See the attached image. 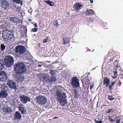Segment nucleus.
Segmentation results:
<instances>
[{
    "label": "nucleus",
    "instance_id": "1",
    "mask_svg": "<svg viewBox=\"0 0 123 123\" xmlns=\"http://www.w3.org/2000/svg\"><path fill=\"white\" fill-rule=\"evenodd\" d=\"M55 96L56 99L58 100L60 104L62 106H63L67 104V96L65 93L57 91L56 92Z\"/></svg>",
    "mask_w": 123,
    "mask_h": 123
},
{
    "label": "nucleus",
    "instance_id": "2",
    "mask_svg": "<svg viewBox=\"0 0 123 123\" xmlns=\"http://www.w3.org/2000/svg\"><path fill=\"white\" fill-rule=\"evenodd\" d=\"M14 70L16 73L21 74H27L29 72L28 70L26 69L25 64L23 62L16 64L14 66Z\"/></svg>",
    "mask_w": 123,
    "mask_h": 123
},
{
    "label": "nucleus",
    "instance_id": "3",
    "mask_svg": "<svg viewBox=\"0 0 123 123\" xmlns=\"http://www.w3.org/2000/svg\"><path fill=\"white\" fill-rule=\"evenodd\" d=\"M15 49V55L16 56L21 58L28 57L26 49L24 46H18L16 47Z\"/></svg>",
    "mask_w": 123,
    "mask_h": 123
},
{
    "label": "nucleus",
    "instance_id": "4",
    "mask_svg": "<svg viewBox=\"0 0 123 123\" xmlns=\"http://www.w3.org/2000/svg\"><path fill=\"white\" fill-rule=\"evenodd\" d=\"M8 32L7 31H3L2 33V37L5 41L10 43L14 41V37L10 36V34L8 33Z\"/></svg>",
    "mask_w": 123,
    "mask_h": 123
},
{
    "label": "nucleus",
    "instance_id": "5",
    "mask_svg": "<svg viewBox=\"0 0 123 123\" xmlns=\"http://www.w3.org/2000/svg\"><path fill=\"white\" fill-rule=\"evenodd\" d=\"M5 65L7 67H10L12 66L14 63L13 57L10 55L5 56L4 58Z\"/></svg>",
    "mask_w": 123,
    "mask_h": 123
},
{
    "label": "nucleus",
    "instance_id": "6",
    "mask_svg": "<svg viewBox=\"0 0 123 123\" xmlns=\"http://www.w3.org/2000/svg\"><path fill=\"white\" fill-rule=\"evenodd\" d=\"M36 99L38 104L42 105L44 104L47 101L46 97L42 96L39 95L37 96Z\"/></svg>",
    "mask_w": 123,
    "mask_h": 123
},
{
    "label": "nucleus",
    "instance_id": "7",
    "mask_svg": "<svg viewBox=\"0 0 123 123\" xmlns=\"http://www.w3.org/2000/svg\"><path fill=\"white\" fill-rule=\"evenodd\" d=\"M22 74L16 73L13 75L14 79L18 83L22 82L24 80V77Z\"/></svg>",
    "mask_w": 123,
    "mask_h": 123
},
{
    "label": "nucleus",
    "instance_id": "8",
    "mask_svg": "<svg viewBox=\"0 0 123 123\" xmlns=\"http://www.w3.org/2000/svg\"><path fill=\"white\" fill-rule=\"evenodd\" d=\"M72 85L73 88H77L79 87V83L76 77H73L72 80Z\"/></svg>",
    "mask_w": 123,
    "mask_h": 123
},
{
    "label": "nucleus",
    "instance_id": "9",
    "mask_svg": "<svg viewBox=\"0 0 123 123\" xmlns=\"http://www.w3.org/2000/svg\"><path fill=\"white\" fill-rule=\"evenodd\" d=\"M20 98L21 101L23 104H25L30 100L31 98L25 95L20 96Z\"/></svg>",
    "mask_w": 123,
    "mask_h": 123
},
{
    "label": "nucleus",
    "instance_id": "10",
    "mask_svg": "<svg viewBox=\"0 0 123 123\" xmlns=\"http://www.w3.org/2000/svg\"><path fill=\"white\" fill-rule=\"evenodd\" d=\"M0 3L3 5V8L5 10H8L9 8V5L7 1L4 0H1Z\"/></svg>",
    "mask_w": 123,
    "mask_h": 123
},
{
    "label": "nucleus",
    "instance_id": "11",
    "mask_svg": "<svg viewBox=\"0 0 123 123\" xmlns=\"http://www.w3.org/2000/svg\"><path fill=\"white\" fill-rule=\"evenodd\" d=\"M6 73L4 71H2L0 72V80L2 81L6 80L7 78Z\"/></svg>",
    "mask_w": 123,
    "mask_h": 123
},
{
    "label": "nucleus",
    "instance_id": "12",
    "mask_svg": "<svg viewBox=\"0 0 123 123\" xmlns=\"http://www.w3.org/2000/svg\"><path fill=\"white\" fill-rule=\"evenodd\" d=\"M7 84L9 87L11 89H15L16 88V84L14 82L11 80H9L7 82Z\"/></svg>",
    "mask_w": 123,
    "mask_h": 123
},
{
    "label": "nucleus",
    "instance_id": "13",
    "mask_svg": "<svg viewBox=\"0 0 123 123\" xmlns=\"http://www.w3.org/2000/svg\"><path fill=\"white\" fill-rule=\"evenodd\" d=\"M18 108L22 114H25L26 113V111L23 105L21 103L18 104Z\"/></svg>",
    "mask_w": 123,
    "mask_h": 123
},
{
    "label": "nucleus",
    "instance_id": "14",
    "mask_svg": "<svg viewBox=\"0 0 123 123\" xmlns=\"http://www.w3.org/2000/svg\"><path fill=\"white\" fill-rule=\"evenodd\" d=\"M82 7V5L80 3H76L73 6V10L76 12H78L81 9Z\"/></svg>",
    "mask_w": 123,
    "mask_h": 123
},
{
    "label": "nucleus",
    "instance_id": "15",
    "mask_svg": "<svg viewBox=\"0 0 123 123\" xmlns=\"http://www.w3.org/2000/svg\"><path fill=\"white\" fill-rule=\"evenodd\" d=\"M14 116V120L17 121L20 120L21 119V116L20 113L18 111H16L15 113Z\"/></svg>",
    "mask_w": 123,
    "mask_h": 123
},
{
    "label": "nucleus",
    "instance_id": "16",
    "mask_svg": "<svg viewBox=\"0 0 123 123\" xmlns=\"http://www.w3.org/2000/svg\"><path fill=\"white\" fill-rule=\"evenodd\" d=\"M7 95V93L6 91L2 90L0 92V98H6Z\"/></svg>",
    "mask_w": 123,
    "mask_h": 123
},
{
    "label": "nucleus",
    "instance_id": "17",
    "mask_svg": "<svg viewBox=\"0 0 123 123\" xmlns=\"http://www.w3.org/2000/svg\"><path fill=\"white\" fill-rule=\"evenodd\" d=\"M10 21L11 22H14L16 25H17L19 23L18 19L15 17H11L10 18Z\"/></svg>",
    "mask_w": 123,
    "mask_h": 123
},
{
    "label": "nucleus",
    "instance_id": "18",
    "mask_svg": "<svg viewBox=\"0 0 123 123\" xmlns=\"http://www.w3.org/2000/svg\"><path fill=\"white\" fill-rule=\"evenodd\" d=\"M110 80L107 77H104L103 81V85H105V84H110Z\"/></svg>",
    "mask_w": 123,
    "mask_h": 123
},
{
    "label": "nucleus",
    "instance_id": "19",
    "mask_svg": "<svg viewBox=\"0 0 123 123\" xmlns=\"http://www.w3.org/2000/svg\"><path fill=\"white\" fill-rule=\"evenodd\" d=\"M56 80V78L55 76H53L50 77L48 80L49 81L52 83L54 82Z\"/></svg>",
    "mask_w": 123,
    "mask_h": 123
},
{
    "label": "nucleus",
    "instance_id": "20",
    "mask_svg": "<svg viewBox=\"0 0 123 123\" xmlns=\"http://www.w3.org/2000/svg\"><path fill=\"white\" fill-rule=\"evenodd\" d=\"M44 1L46 3L48 4L50 6H53L54 5V3L53 1H51L50 0H45Z\"/></svg>",
    "mask_w": 123,
    "mask_h": 123
},
{
    "label": "nucleus",
    "instance_id": "21",
    "mask_svg": "<svg viewBox=\"0 0 123 123\" xmlns=\"http://www.w3.org/2000/svg\"><path fill=\"white\" fill-rule=\"evenodd\" d=\"M9 107H8L7 105H5L3 106H1V108L2 110H3V111L6 112L7 110H8V109Z\"/></svg>",
    "mask_w": 123,
    "mask_h": 123
},
{
    "label": "nucleus",
    "instance_id": "22",
    "mask_svg": "<svg viewBox=\"0 0 123 123\" xmlns=\"http://www.w3.org/2000/svg\"><path fill=\"white\" fill-rule=\"evenodd\" d=\"M63 44H65L68 43L69 41V38L68 37L65 38H63Z\"/></svg>",
    "mask_w": 123,
    "mask_h": 123
},
{
    "label": "nucleus",
    "instance_id": "23",
    "mask_svg": "<svg viewBox=\"0 0 123 123\" xmlns=\"http://www.w3.org/2000/svg\"><path fill=\"white\" fill-rule=\"evenodd\" d=\"M4 63L3 60L0 59V70H2L4 68L3 66Z\"/></svg>",
    "mask_w": 123,
    "mask_h": 123
},
{
    "label": "nucleus",
    "instance_id": "24",
    "mask_svg": "<svg viewBox=\"0 0 123 123\" xmlns=\"http://www.w3.org/2000/svg\"><path fill=\"white\" fill-rule=\"evenodd\" d=\"M94 12L92 10L89 9L87 10L86 14V15H89L93 14Z\"/></svg>",
    "mask_w": 123,
    "mask_h": 123
},
{
    "label": "nucleus",
    "instance_id": "25",
    "mask_svg": "<svg viewBox=\"0 0 123 123\" xmlns=\"http://www.w3.org/2000/svg\"><path fill=\"white\" fill-rule=\"evenodd\" d=\"M8 31V33L10 34V36H11L12 37H14V33H13V31L12 30H10L9 31L8 30H5L3 31Z\"/></svg>",
    "mask_w": 123,
    "mask_h": 123
},
{
    "label": "nucleus",
    "instance_id": "26",
    "mask_svg": "<svg viewBox=\"0 0 123 123\" xmlns=\"http://www.w3.org/2000/svg\"><path fill=\"white\" fill-rule=\"evenodd\" d=\"M56 72L57 71L56 70H50V73L51 75H55Z\"/></svg>",
    "mask_w": 123,
    "mask_h": 123
},
{
    "label": "nucleus",
    "instance_id": "27",
    "mask_svg": "<svg viewBox=\"0 0 123 123\" xmlns=\"http://www.w3.org/2000/svg\"><path fill=\"white\" fill-rule=\"evenodd\" d=\"M6 46L3 44H1L0 45V48L2 51H3L5 49Z\"/></svg>",
    "mask_w": 123,
    "mask_h": 123
},
{
    "label": "nucleus",
    "instance_id": "28",
    "mask_svg": "<svg viewBox=\"0 0 123 123\" xmlns=\"http://www.w3.org/2000/svg\"><path fill=\"white\" fill-rule=\"evenodd\" d=\"M114 77H112L113 78L115 79V78H116L117 76V71L116 70L115 71H114Z\"/></svg>",
    "mask_w": 123,
    "mask_h": 123
},
{
    "label": "nucleus",
    "instance_id": "29",
    "mask_svg": "<svg viewBox=\"0 0 123 123\" xmlns=\"http://www.w3.org/2000/svg\"><path fill=\"white\" fill-rule=\"evenodd\" d=\"M21 0H13V1L17 4H19Z\"/></svg>",
    "mask_w": 123,
    "mask_h": 123
},
{
    "label": "nucleus",
    "instance_id": "30",
    "mask_svg": "<svg viewBox=\"0 0 123 123\" xmlns=\"http://www.w3.org/2000/svg\"><path fill=\"white\" fill-rule=\"evenodd\" d=\"M54 25L55 27H58V22L57 20L54 21Z\"/></svg>",
    "mask_w": 123,
    "mask_h": 123
},
{
    "label": "nucleus",
    "instance_id": "31",
    "mask_svg": "<svg viewBox=\"0 0 123 123\" xmlns=\"http://www.w3.org/2000/svg\"><path fill=\"white\" fill-rule=\"evenodd\" d=\"M108 99L111 100H112L114 99L115 98L113 97L111 95H109L108 96Z\"/></svg>",
    "mask_w": 123,
    "mask_h": 123
},
{
    "label": "nucleus",
    "instance_id": "32",
    "mask_svg": "<svg viewBox=\"0 0 123 123\" xmlns=\"http://www.w3.org/2000/svg\"><path fill=\"white\" fill-rule=\"evenodd\" d=\"M74 93L75 94L74 97L75 98H76L78 96V93L77 92V91L76 90H74Z\"/></svg>",
    "mask_w": 123,
    "mask_h": 123
},
{
    "label": "nucleus",
    "instance_id": "33",
    "mask_svg": "<svg viewBox=\"0 0 123 123\" xmlns=\"http://www.w3.org/2000/svg\"><path fill=\"white\" fill-rule=\"evenodd\" d=\"M4 86H3L4 88L3 89L5 90H8V88L6 86V84H4Z\"/></svg>",
    "mask_w": 123,
    "mask_h": 123
},
{
    "label": "nucleus",
    "instance_id": "34",
    "mask_svg": "<svg viewBox=\"0 0 123 123\" xmlns=\"http://www.w3.org/2000/svg\"><path fill=\"white\" fill-rule=\"evenodd\" d=\"M15 9V10L16 12H19L21 10V8L19 6H18Z\"/></svg>",
    "mask_w": 123,
    "mask_h": 123
},
{
    "label": "nucleus",
    "instance_id": "35",
    "mask_svg": "<svg viewBox=\"0 0 123 123\" xmlns=\"http://www.w3.org/2000/svg\"><path fill=\"white\" fill-rule=\"evenodd\" d=\"M31 32H36L38 31V29L36 28H34L32 29L31 30Z\"/></svg>",
    "mask_w": 123,
    "mask_h": 123
},
{
    "label": "nucleus",
    "instance_id": "36",
    "mask_svg": "<svg viewBox=\"0 0 123 123\" xmlns=\"http://www.w3.org/2000/svg\"><path fill=\"white\" fill-rule=\"evenodd\" d=\"M8 110H7V112H8V113H9L10 114H11V113L12 112L13 110H12L11 109L10 107L9 108Z\"/></svg>",
    "mask_w": 123,
    "mask_h": 123
},
{
    "label": "nucleus",
    "instance_id": "37",
    "mask_svg": "<svg viewBox=\"0 0 123 123\" xmlns=\"http://www.w3.org/2000/svg\"><path fill=\"white\" fill-rule=\"evenodd\" d=\"M112 117L111 116H110L108 118L109 119V121H111V122H114V120H113L112 119Z\"/></svg>",
    "mask_w": 123,
    "mask_h": 123
},
{
    "label": "nucleus",
    "instance_id": "38",
    "mask_svg": "<svg viewBox=\"0 0 123 123\" xmlns=\"http://www.w3.org/2000/svg\"><path fill=\"white\" fill-rule=\"evenodd\" d=\"M113 85L111 84V85H109V89L110 90H112V87L113 86Z\"/></svg>",
    "mask_w": 123,
    "mask_h": 123
},
{
    "label": "nucleus",
    "instance_id": "39",
    "mask_svg": "<svg viewBox=\"0 0 123 123\" xmlns=\"http://www.w3.org/2000/svg\"><path fill=\"white\" fill-rule=\"evenodd\" d=\"M95 122L97 123H103V121L101 120L97 121L95 119Z\"/></svg>",
    "mask_w": 123,
    "mask_h": 123
},
{
    "label": "nucleus",
    "instance_id": "40",
    "mask_svg": "<svg viewBox=\"0 0 123 123\" xmlns=\"http://www.w3.org/2000/svg\"><path fill=\"white\" fill-rule=\"evenodd\" d=\"M114 111V110L113 109H111L109 110H108V111L107 112V113H109L111 112H113Z\"/></svg>",
    "mask_w": 123,
    "mask_h": 123
},
{
    "label": "nucleus",
    "instance_id": "41",
    "mask_svg": "<svg viewBox=\"0 0 123 123\" xmlns=\"http://www.w3.org/2000/svg\"><path fill=\"white\" fill-rule=\"evenodd\" d=\"M4 84H0V88L1 89H3L4 87L3 86H4Z\"/></svg>",
    "mask_w": 123,
    "mask_h": 123
},
{
    "label": "nucleus",
    "instance_id": "42",
    "mask_svg": "<svg viewBox=\"0 0 123 123\" xmlns=\"http://www.w3.org/2000/svg\"><path fill=\"white\" fill-rule=\"evenodd\" d=\"M12 6L14 8H15V9L17 7V5L16 4H13L12 5Z\"/></svg>",
    "mask_w": 123,
    "mask_h": 123
},
{
    "label": "nucleus",
    "instance_id": "43",
    "mask_svg": "<svg viewBox=\"0 0 123 123\" xmlns=\"http://www.w3.org/2000/svg\"><path fill=\"white\" fill-rule=\"evenodd\" d=\"M48 39V37H47L46 39H44L43 40V42L44 43H45L46 42H47V39Z\"/></svg>",
    "mask_w": 123,
    "mask_h": 123
},
{
    "label": "nucleus",
    "instance_id": "44",
    "mask_svg": "<svg viewBox=\"0 0 123 123\" xmlns=\"http://www.w3.org/2000/svg\"><path fill=\"white\" fill-rule=\"evenodd\" d=\"M117 123H120V119H118L116 120V121Z\"/></svg>",
    "mask_w": 123,
    "mask_h": 123
},
{
    "label": "nucleus",
    "instance_id": "45",
    "mask_svg": "<svg viewBox=\"0 0 123 123\" xmlns=\"http://www.w3.org/2000/svg\"><path fill=\"white\" fill-rule=\"evenodd\" d=\"M5 105L3 104L2 103H0V107H1V106H3Z\"/></svg>",
    "mask_w": 123,
    "mask_h": 123
},
{
    "label": "nucleus",
    "instance_id": "46",
    "mask_svg": "<svg viewBox=\"0 0 123 123\" xmlns=\"http://www.w3.org/2000/svg\"><path fill=\"white\" fill-rule=\"evenodd\" d=\"M116 81H115L114 82H111V84H112V85H113L114 84L116 83Z\"/></svg>",
    "mask_w": 123,
    "mask_h": 123
},
{
    "label": "nucleus",
    "instance_id": "47",
    "mask_svg": "<svg viewBox=\"0 0 123 123\" xmlns=\"http://www.w3.org/2000/svg\"><path fill=\"white\" fill-rule=\"evenodd\" d=\"M43 65V64H42L41 65H40L39 64H38V66L39 67H41Z\"/></svg>",
    "mask_w": 123,
    "mask_h": 123
},
{
    "label": "nucleus",
    "instance_id": "48",
    "mask_svg": "<svg viewBox=\"0 0 123 123\" xmlns=\"http://www.w3.org/2000/svg\"><path fill=\"white\" fill-rule=\"evenodd\" d=\"M93 86L92 85H91V86L90 87V89H91L92 88H93Z\"/></svg>",
    "mask_w": 123,
    "mask_h": 123
},
{
    "label": "nucleus",
    "instance_id": "49",
    "mask_svg": "<svg viewBox=\"0 0 123 123\" xmlns=\"http://www.w3.org/2000/svg\"><path fill=\"white\" fill-rule=\"evenodd\" d=\"M109 84H106V87H107L108 86H109Z\"/></svg>",
    "mask_w": 123,
    "mask_h": 123
},
{
    "label": "nucleus",
    "instance_id": "50",
    "mask_svg": "<svg viewBox=\"0 0 123 123\" xmlns=\"http://www.w3.org/2000/svg\"><path fill=\"white\" fill-rule=\"evenodd\" d=\"M35 26L36 27H37V24L36 23L35 24Z\"/></svg>",
    "mask_w": 123,
    "mask_h": 123
},
{
    "label": "nucleus",
    "instance_id": "51",
    "mask_svg": "<svg viewBox=\"0 0 123 123\" xmlns=\"http://www.w3.org/2000/svg\"><path fill=\"white\" fill-rule=\"evenodd\" d=\"M28 21H29L30 22H31L32 21V20L30 18H29L28 19Z\"/></svg>",
    "mask_w": 123,
    "mask_h": 123
},
{
    "label": "nucleus",
    "instance_id": "52",
    "mask_svg": "<svg viewBox=\"0 0 123 123\" xmlns=\"http://www.w3.org/2000/svg\"><path fill=\"white\" fill-rule=\"evenodd\" d=\"M23 2V1H22V0H21V2H20V4L21 5H22L23 4V3H22Z\"/></svg>",
    "mask_w": 123,
    "mask_h": 123
},
{
    "label": "nucleus",
    "instance_id": "53",
    "mask_svg": "<svg viewBox=\"0 0 123 123\" xmlns=\"http://www.w3.org/2000/svg\"><path fill=\"white\" fill-rule=\"evenodd\" d=\"M90 2L91 3H93V0H90Z\"/></svg>",
    "mask_w": 123,
    "mask_h": 123
},
{
    "label": "nucleus",
    "instance_id": "54",
    "mask_svg": "<svg viewBox=\"0 0 123 123\" xmlns=\"http://www.w3.org/2000/svg\"><path fill=\"white\" fill-rule=\"evenodd\" d=\"M58 118V117H54V118H53L54 119H56V118Z\"/></svg>",
    "mask_w": 123,
    "mask_h": 123
},
{
    "label": "nucleus",
    "instance_id": "55",
    "mask_svg": "<svg viewBox=\"0 0 123 123\" xmlns=\"http://www.w3.org/2000/svg\"><path fill=\"white\" fill-rule=\"evenodd\" d=\"M116 119H118V117L117 116L116 117Z\"/></svg>",
    "mask_w": 123,
    "mask_h": 123
},
{
    "label": "nucleus",
    "instance_id": "56",
    "mask_svg": "<svg viewBox=\"0 0 123 123\" xmlns=\"http://www.w3.org/2000/svg\"><path fill=\"white\" fill-rule=\"evenodd\" d=\"M117 61V60L115 61V62Z\"/></svg>",
    "mask_w": 123,
    "mask_h": 123
},
{
    "label": "nucleus",
    "instance_id": "57",
    "mask_svg": "<svg viewBox=\"0 0 123 123\" xmlns=\"http://www.w3.org/2000/svg\"><path fill=\"white\" fill-rule=\"evenodd\" d=\"M115 67H116V68H117V67H116V66H115Z\"/></svg>",
    "mask_w": 123,
    "mask_h": 123
},
{
    "label": "nucleus",
    "instance_id": "58",
    "mask_svg": "<svg viewBox=\"0 0 123 123\" xmlns=\"http://www.w3.org/2000/svg\"><path fill=\"white\" fill-rule=\"evenodd\" d=\"M25 29L27 30V29H26V28H25Z\"/></svg>",
    "mask_w": 123,
    "mask_h": 123
},
{
    "label": "nucleus",
    "instance_id": "59",
    "mask_svg": "<svg viewBox=\"0 0 123 123\" xmlns=\"http://www.w3.org/2000/svg\"><path fill=\"white\" fill-rule=\"evenodd\" d=\"M121 123H123V122H122Z\"/></svg>",
    "mask_w": 123,
    "mask_h": 123
}]
</instances>
